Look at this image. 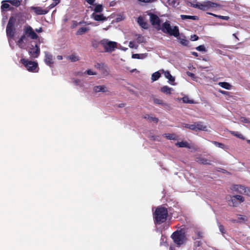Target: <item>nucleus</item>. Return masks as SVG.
Masks as SVG:
<instances>
[{
	"label": "nucleus",
	"mask_w": 250,
	"mask_h": 250,
	"mask_svg": "<svg viewBox=\"0 0 250 250\" xmlns=\"http://www.w3.org/2000/svg\"><path fill=\"white\" fill-rule=\"evenodd\" d=\"M67 58L72 62H75L79 60V57L75 54H72L67 57Z\"/></svg>",
	"instance_id": "473e14b6"
},
{
	"label": "nucleus",
	"mask_w": 250,
	"mask_h": 250,
	"mask_svg": "<svg viewBox=\"0 0 250 250\" xmlns=\"http://www.w3.org/2000/svg\"><path fill=\"white\" fill-rule=\"evenodd\" d=\"M199 39V37L198 36H197L196 35H191V37H190V40L192 41H197Z\"/></svg>",
	"instance_id": "3c124183"
},
{
	"label": "nucleus",
	"mask_w": 250,
	"mask_h": 250,
	"mask_svg": "<svg viewBox=\"0 0 250 250\" xmlns=\"http://www.w3.org/2000/svg\"><path fill=\"white\" fill-rule=\"evenodd\" d=\"M195 160L198 163L200 164L208 165H211V160L207 159L202 157L201 156L197 157L196 158Z\"/></svg>",
	"instance_id": "4468645a"
},
{
	"label": "nucleus",
	"mask_w": 250,
	"mask_h": 250,
	"mask_svg": "<svg viewBox=\"0 0 250 250\" xmlns=\"http://www.w3.org/2000/svg\"><path fill=\"white\" fill-rule=\"evenodd\" d=\"M2 4L1 6V11L5 10H12L13 7H11L8 3L2 2Z\"/></svg>",
	"instance_id": "393cba45"
},
{
	"label": "nucleus",
	"mask_w": 250,
	"mask_h": 250,
	"mask_svg": "<svg viewBox=\"0 0 250 250\" xmlns=\"http://www.w3.org/2000/svg\"><path fill=\"white\" fill-rule=\"evenodd\" d=\"M137 42L139 43H144L146 42V40L142 35H138V37L136 39Z\"/></svg>",
	"instance_id": "e433bc0d"
},
{
	"label": "nucleus",
	"mask_w": 250,
	"mask_h": 250,
	"mask_svg": "<svg viewBox=\"0 0 250 250\" xmlns=\"http://www.w3.org/2000/svg\"><path fill=\"white\" fill-rule=\"evenodd\" d=\"M167 209L162 206L158 207L153 213L155 224L161 225L165 223L167 219Z\"/></svg>",
	"instance_id": "f257e3e1"
},
{
	"label": "nucleus",
	"mask_w": 250,
	"mask_h": 250,
	"mask_svg": "<svg viewBox=\"0 0 250 250\" xmlns=\"http://www.w3.org/2000/svg\"><path fill=\"white\" fill-rule=\"evenodd\" d=\"M23 33L26 35L27 37L33 40H36L38 38V35L35 32L33 28L29 25L25 26L23 28Z\"/></svg>",
	"instance_id": "6e6552de"
},
{
	"label": "nucleus",
	"mask_w": 250,
	"mask_h": 250,
	"mask_svg": "<svg viewBox=\"0 0 250 250\" xmlns=\"http://www.w3.org/2000/svg\"><path fill=\"white\" fill-rule=\"evenodd\" d=\"M181 18L183 20H198V17L196 16H189L186 15H181L180 16Z\"/></svg>",
	"instance_id": "aec40b11"
},
{
	"label": "nucleus",
	"mask_w": 250,
	"mask_h": 250,
	"mask_svg": "<svg viewBox=\"0 0 250 250\" xmlns=\"http://www.w3.org/2000/svg\"><path fill=\"white\" fill-rule=\"evenodd\" d=\"M161 77V74L159 71L153 73L151 76V80L153 81L157 80Z\"/></svg>",
	"instance_id": "c85d7f7f"
},
{
	"label": "nucleus",
	"mask_w": 250,
	"mask_h": 250,
	"mask_svg": "<svg viewBox=\"0 0 250 250\" xmlns=\"http://www.w3.org/2000/svg\"><path fill=\"white\" fill-rule=\"evenodd\" d=\"M147 15L149 16V20L151 24L153 26H159L161 23V20L159 17L151 12H148Z\"/></svg>",
	"instance_id": "1a4fd4ad"
},
{
	"label": "nucleus",
	"mask_w": 250,
	"mask_h": 250,
	"mask_svg": "<svg viewBox=\"0 0 250 250\" xmlns=\"http://www.w3.org/2000/svg\"><path fill=\"white\" fill-rule=\"evenodd\" d=\"M101 88V85H97L94 87L93 90L95 92L98 93L100 92Z\"/></svg>",
	"instance_id": "09e8293b"
},
{
	"label": "nucleus",
	"mask_w": 250,
	"mask_h": 250,
	"mask_svg": "<svg viewBox=\"0 0 250 250\" xmlns=\"http://www.w3.org/2000/svg\"><path fill=\"white\" fill-rule=\"evenodd\" d=\"M187 75L188 76H190L191 77H194V74L190 72H187Z\"/></svg>",
	"instance_id": "0e129e2a"
},
{
	"label": "nucleus",
	"mask_w": 250,
	"mask_h": 250,
	"mask_svg": "<svg viewBox=\"0 0 250 250\" xmlns=\"http://www.w3.org/2000/svg\"><path fill=\"white\" fill-rule=\"evenodd\" d=\"M180 40V43L182 44L184 46H188L189 44V41L188 40H187L186 38L182 39L179 38Z\"/></svg>",
	"instance_id": "4c0bfd02"
},
{
	"label": "nucleus",
	"mask_w": 250,
	"mask_h": 250,
	"mask_svg": "<svg viewBox=\"0 0 250 250\" xmlns=\"http://www.w3.org/2000/svg\"><path fill=\"white\" fill-rule=\"evenodd\" d=\"M138 45L135 44V42L133 41L130 42L129 43V47L131 48H135L137 49L138 48Z\"/></svg>",
	"instance_id": "a18cd8bd"
},
{
	"label": "nucleus",
	"mask_w": 250,
	"mask_h": 250,
	"mask_svg": "<svg viewBox=\"0 0 250 250\" xmlns=\"http://www.w3.org/2000/svg\"><path fill=\"white\" fill-rule=\"evenodd\" d=\"M185 127L187 128H188L189 129L192 130H195V126L194 124H185Z\"/></svg>",
	"instance_id": "a19ab883"
},
{
	"label": "nucleus",
	"mask_w": 250,
	"mask_h": 250,
	"mask_svg": "<svg viewBox=\"0 0 250 250\" xmlns=\"http://www.w3.org/2000/svg\"><path fill=\"white\" fill-rule=\"evenodd\" d=\"M44 62L47 65L52 67L54 63L53 56L47 52H45Z\"/></svg>",
	"instance_id": "f8f14e48"
},
{
	"label": "nucleus",
	"mask_w": 250,
	"mask_h": 250,
	"mask_svg": "<svg viewBox=\"0 0 250 250\" xmlns=\"http://www.w3.org/2000/svg\"><path fill=\"white\" fill-rule=\"evenodd\" d=\"M85 74H86L89 75H96V73L93 72L92 70L90 69L86 70L85 72Z\"/></svg>",
	"instance_id": "8fccbe9b"
},
{
	"label": "nucleus",
	"mask_w": 250,
	"mask_h": 250,
	"mask_svg": "<svg viewBox=\"0 0 250 250\" xmlns=\"http://www.w3.org/2000/svg\"><path fill=\"white\" fill-rule=\"evenodd\" d=\"M164 135L168 140H174L175 138V136L173 134L166 133Z\"/></svg>",
	"instance_id": "58836bf2"
},
{
	"label": "nucleus",
	"mask_w": 250,
	"mask_h": 250,
	"mask_svg": "<svg viewBox=\"0 0 250 250\" xmlns=\"http://www.w3.org/2000/svg\"><path fill=\"white\" fill-rule=\"evenodd\" d=\"M107 91H108L107 88H106V87L105 86H104V85H101V90H100V92H106Z\"/></svg>",
	"instance_id": "5fc2aeb1"
},
{
	"label": "nucleus",
	"mask_w": 250,
	"mask_h": 250,
	"mask_svg": "<svg viewBox=\"0 0 250 250\" xmlns=\"http://www.w3.org/2000/svg\"><path fill=\"white\" fill-rule=\"evenodd\" d=\"M161 30L163 33L167 34L170 36H173L175 37H178L180 34L178 27L174 26L172 28L168 21H166L162 24Z\"/></svg>",
	"instance_id": "f03ea898"
},
{
	"label": "nucleus",
	"mask_w": 250,
	"mask_h": 250,
	"mask_svg": "<svg viewBox=\"0 0 250 250\" xmlns=\"http://www.w3.org/2000/svg\"><path fill=\"white\" fill-rule=\"evenodd\" d=\"M95 0H85V1L89 4L92 5L94 4Z\"/></svg>",
	"instance_id": "680f3d73"
},
{
	"label": "nucleus",
	"mask_w": 250,
	"mask_h": 250,
	"mask_svg": "<svg viewBox=\"0 0 250 250\" xmlns=\"http://www.w3.org/2000/svg\"><path fill=\"white\" fill-rule=\"evenodd\" d=\"M195 233L196 234L197 236V238H194V237H192V239L193 240H196V239H200V238H202L203 237V233L201 231H196L195 232Z\"/></svg>",
	"instance_id": "ea45409f"
},
{
	"label": "nucleus",
	"mask_w": 250,
	"mask_h": 250,
	"mask_svg": "<svg viewBox=\"0 0 250 250\" xmlns=\"http://www.w3.org/2000/svg\"><path fill=\"white\" fill-rule=\"evenodd\" d=\"M132 57L135 59H140V55L138 54H134L132 55Z\"/></svg>",
	"instance_id": "052dcab7"
},
{
	"label": "nucleus",
	"mask_w": 250,
	"mask_h": 250,
	"mask_svg": "<svg viewBox=\"0 0 250 250\" xmlns=\"http://www.w3.org/2000/svg\"><path fill=\"white\" fill-rule=\"evenodd\" d=\"M172 88L168 87V86L165 85L163 86L161 88V91L166 94H170L171 93V91L172 90Z\"/></svg>",
	"instance_id": "6ab92c4d"
},
{
	"label": "nucleus",
	"mask_w": 250,
	"mask_h": 250,
	"mask_svg": "<svg viewBox=\"0 0 250 250\" xmlns=\"http://www.w3.org/2000/svg\"><path fill=\"white\" fill-rule=\"evenodd\" d=\"M57 4H55V2H53L52 4H51L49 6L50 8H53L55 6H56Z\"/></svg>",
	"instance_id": "338daca9"
},
{
	"label": "nucleus",
	"mask_w": 250,
	"mask_h": 250,
	"mask_svg": "<svg viewBox=\"0 0 250 250\" xmlns=\"http://www.w3.org/2000/svg\"><path fill=\"white\" fill-rule=\"evenodd\" d=\"M125 106V104H123V103H122V104H119V105H118V106L119 107L122 108V107H124Z\"/></svg>",
	"instance_id": "774afa93"
},
{
	"label": "nucleus",
	"mask_w": 250,
	"mask_h": 250,
	"mask_svg": "<svg viewBox=\"0 0 250 250\" xmlns=\"http://www.w3.org/2000/svg\"><path fill=\"white\" fill-rule=\"evenodd\" d=\"M218 85L222 88L228 90L230 89L232 87L231 85L227 82H219Z\"/></svg>",
	"instance_id": "b1692460"
},
{
	"label": "nucleus",
	"mask_w": 250,
	"mask_h": 250,
	"mask_svg": "<svg viewBox=\"0 0 250 250\" xmlns=\"http://www.w3.org/2000/svg\"><path fill=\"white\" fill-rule=\"evenodd\" d=\"M208 14L209 15H212L215 17H217L218 18L224 20L228 21L229 19V16H223L217 15H215V14H214L212 13H208Z\"/></svg>",
	"instance_id": "c9c22d12"
},
{
	"label": "nucleus",
	"mask_w": 250,
	"mask_h": 250,
	"mask_svg": "<svg viewBox=\"0 0 250 250\" xmlns=\"http://www.w3.org/2000/svg\"><path fill=\"white\" fill-rule=\"evenodd\" d=\"M103 10V7L102 5L101 4H97L96 5L95 8H94V12L95 13H100L102 12Z\"/></svg>",
	"instance_id": "72a5a7b5"
},
{
	"label": "nucleus",
	"mask_w": 250,
	"mask_h": 250,
	"mask_svg": "<svg viewBox=\"0 0 250 250\" xmlns=\"http://www.w3.org/2000/svg\"><path fill=\"white\" fill-rule=\"evenodd\" d=\"M246 188L242 185H234L233 189L241 194H244Z\"/></svg>",
	"instance_id": "a211bd4d"
},
{
	"label": "nucleus",
	"mask_w": 250,
	"mask_h": 250,
	"mask_svg": "<svg viewBox=\"0 0 250 250\" xmlns=\"http://www.w3.org/2000/svg\"><path fill=\"white\" fill-rule=\"evenodd\" d=\"M91 18L96 21H104L107 20V18L103 14L98 15L95 13L91 15Z\"/></svg>",
	"instance_id": "f3484780"
},
{
	"label": "nucleus",
	"mask_w": 250,
	"mask_h": 250,
	"mask_svg": "<svg viewBox=\"0 0 250 250\" xmlns=\"http://www.w3.org/2000/svg\"><path fill=\"white\" fill-rule=\"evenodd\" d=\"M201 244H202V243H201V241H197L194 242V245L196 247H200V246H201Z\"/></svg>",
	"instance_id": "bf43d9fd"
},
{
	"label": "nucleus",
	"mask_w": 250,
	"mask_h": 250,
	"mask_svg": "<svg viewBox=\"0 0 250 250\" xmlns=\"http://www.w3.org/2000/svg\"><path fill=\"white\" fill-rule=\"evenodd\" d=\"M89 28L88 27H83L80 28L76 32L77 35H81L83 34L89 30Z\"/></svg>",
	"instance_id": "5701e85b"
},
{
	"label": "nucleus",
	"mask_w": 250,
	"mask_h": 250,
	"mask_svg": "<svg viewBox=\"0 0 250 250\" xmlns=\"http://www.w3.org/2000/svg\"><path fill=\"white\" fill-rule=\"evenodd\" d=\"M149 121L151 122L153 121V122L157 123L158 122L159 119H158V118H157L156 117H150V119H149Z\"/></svg>",
	"instance_id": "864d4df0"
},
{
	"label": "nucleus",
	"mask_w": 250,
	"mask_h": 250,
	"mask_svg": "<svg viewBox=\"0 0 250 250\" xmlns=\"http://www.w3.org/2000/svg\"><path fill=\"white\" fill-rule=\"evenodd\" d=\"M176 145L180 147H189L188 143L187 142H184V141L177 142L176 143Z\"/></svg>",
	"instance_id": "2f4dec72"
},
{
	"label": "nucleus",
	"mask_w": 250,
	"mask_h": 250,
	"mask_svg": "<svg viewBox=\"0 0 250 250\" xmlns=\"http://www.w3.org/2000/svg\"><path fill=\"white\" fill-rule=\"evenodd\" d=\"M174 243L177 246H180L183 244L186 240L185 233L181 230L174 231L171 236Z\"/></svg>",
	"instance_id": "20e7f679"
},
{
	"label": "nucleus",
	"mask_w": 250,
	"mask_h": 250,
	"mask_svg": "<svg viewBox=\"0 0 250 250\" xmlns=\"http://www.w3.org/2000/svg\"><path fill=\"white\" fill-rule=\"evenodd\" d=\"M158 138H159V136H151L150 137V140H153V141H155V140L159 141V139H158Z\"/></svg>",
	"instance_id": "4d7b16f0"
},
{
	"label": "nucleus",
	"mask_w": 250,
	"mask_h": 250,
	"mask_svg": "<svg viewBox=\"0 0 250 250\" xmlns=\"http://www.w3.org/2000/svg\"><path fill=\"white\" fill-rule=\"evenodd\" d=\"M102 42L106 50L112 51L117 46V43L114 42L102 41Z\"/></svg>",
	"instance_id": "9d476101"
},
{
	"label": "nucleus",
	"mask_w": 250,
	"mask_h": 250,
	"mask_svg": "<svg viewBox=\"0 0 250 250\" xmlns=\"http://www.w3.org/2000/svg\"><path fill=\"white\" fill-rule=\"evenodd\" d=\"M8 2L16 7H18L21 5V1L20 0H3L2 2Z\"/></svg>",
	"instance_id": "4be33fe9"
},
{
	"label": "nucleus",
	"mask_w": 250,
	"mask_h": 250,
	"mask_svg": "<svg viewBox=\"0 0 250 250\" xmlns=\"http://www.w3.org/2000/svg\"><path fill=\"white\" fill-rule=\"evenodd\" d=\"M196 49L199 51H206V49L204 45H201L197 47H196Z\"/></svg>",
	"instance_id": "37998d69"
},
{
	"label": "nucleus",
	"mask_w": 250,
	"mask_h": 250,
	"mask_svg": "<svg viewBox=\"0 0 250 250\" xmlns=\"http://www.w3.org/2000/svg\"><path fill=\"white\" fill-rule=\"evenodd\" d=\"M140 2H145V3H149L153 1L152 0H138Z\"/></svg>",
	"instance_id": "e2e57ef3"
},
{
	"label": "nucleus",
	"mask_w": 250,
	"mask_h": 250,
	"mask_svg": "<svg viewBox=\"0 0 250 250\" xmlns=\"http://www.w3.org/2000/svg\"><path fill=\"white\" fill-rule=\"evenodd\" d=\"M161 71L164 73L165 77L168 80L169 83L174 85L173 83L175 81V78L170 73L169 71H164L162 70Z\"/></svg>",
	"instance_id": "2eb2a0df"
},
{
	"label": "nucleus",
	"mask_w": 250,
	"mask_h": 250,
	"mask_svg": "<svg viewBox=\"0 0 250 250\" xmlns=\"http://www.w3.org/2000/svg\"><path fill=\"white\" fill-rule=\"evenodd\" d=\"M98 65H99L98 69L103 76H106L109 74L108 68L107 66L104 65V64L100 63H98Z\"/></svg>",
	"instance_id": "ddd939ff"
},
{
	"label": "nucleus",
	"mask_w": 250,
	"mask_h": 250,
	"mask_svg": "<svg viewBox=\"0 0 250 250\" xmlns=\"http://www.w3.org/2000/svg\"><path fill=\"white\" fill-rule=\"evenodd\" d=\"M36 31L38 33H40L42 31V27H40L39 29H36Z\"/></svg>",
	"instance_id": "69168bd1"
},
{
	"label": "nucleus",
	"mask_w": 250,
	"mask_h": 250,
	"mask_svg": "<svg viewBox=\"0 0 250 250\" xmlns=\"http://www.w3.org/2000/svg\"><path fill=\"white\" fill-rule=\"evenodd\" d=\"M28 52L31 59L37 58L40 55V46L37 44H35V46L31 45L28 50Z\"/></svg>",
	"instance_id": "423d86ee"
},
{
	"label": "nucleus",
	"mask_w": 250,
	"mask_h": 250,
	"mask_svg": "<svg viewBox=\"0 0 250 250\" xmlns=\"http://www.w3.org/2000/svg\"><path fill=\"white\" fill-rule=\"evenodd\" d=\"M30 9L33 10L36 15H45L48 12V10L43 9L39 6H31Z\"/></svg>",
	"instance_id": "9b49d317"
},
{
	"label": "nucleus",
	"mask_w": 250,
	"mask_h": 250,
	"mask_svg": "<svg viewBox=\"0 0 250 250\" xmlns=\"http://www.w3.org/2000/svg\"><path fill=\"white\" fill-rule=\"evenodd\" d=\"M16 21L17 18L14 16H11L9 19L6 28V33L8 38L13 39L15 35Z\"/></svg>",
	"instance_id": "7ed1b4c3"
},
{
	"label": "nucleus",
	"mask_w": 250,
	"mask_h": 250,
	"mask_svg": "<svg viewBox=\"0 0 250 250\" xmlns=\"http://www.w3.org/2000/svg\"><path fill=\"white\" fill-rule=\"evenodd\" d=\"M137 22L139 24V25L143 28L146 29L148 28V23L147 22L145 21L144 18L140 16L138 17L137 20Z\"/></svg>",
	"instance_id": "dca6fc26"
},
{
	"label": "nucleus",
	"mask_w": 250,
	"mask_h": 250,
	"mask_svg": "<svg viewBox=\"0 0 250 250\" xmlns=\"http://www.w3.org/2000/svg\"><path fill=\"white\" fill-rule=\"evenodd\" d=\"M240 119H241V121L242 123H248V124L250 123V119L249 118H247L244 117H241L240 118Z\"/></svg>",
	"instance_id": "c03bdc74"
},
{
	"label": "nucleus",
	"mask_w": 250,
	"mask_h": 250,
	"mask_svg": "<svg viewBox=\"0 0 250 250\" xmlns=\"http://www.w3.org/2000/svg\"><path fill=\"white\" fill-rule=\"evenodd\" d=\"M26 35H25L24 33L22 36H21V38L17 42V44L19 47H21V45L22 44L24 41L26 40Z\"/></svg>",
	"instance_id": "bb28decb"
},
{
	"label": "nucleus",
	"mask_w": 250,
	"mask_h": 250,
	"mask_svg": "<svg viewBox=\"0 0 250 250\" xmlns=\"http://www.w3.org/2000/svg\"><path fill=\"white\" fill-rule=\"evenodd\" d=\"M153 102L155 104H161L162 105H165L166 104L164 103L163 101L161 99L154 98L153 99Z\"/></svg>",
	"instance_id": "f704fd0d"
},
{
	"label": "nucleus",
	"mask_w": 250,
	"mask_h": 250,
	"mask_svg": "<svg viewBox=\"0 0 250 250\" xmlns=\"http://www.w3.org/2000/svg\"><path fill=\"white\" fill-rule=\"evenodd\" d=\"M238 220H239V221H238V222H241L242 221H247V219L245 216H243L242 215H239Z\"/></svg>",
	"instance_id": "49530a36"
},
{
	"label": "nucleus",
	"mask_w": 250,
	"mask_h": 250,
	"mask_svg": "<svg viewBox=\"0 0 250 250\" xmlns=\"http://www.w3.org/2000/svg\"><path fill=\"white\" fill-rule=\"evenodd\" d=\"M244 194L250 196V188H246L245 190H244Z\"/></svg>",
	"instance_id": "603ef678"
},
{
	"label": "nucleus",
	"mask_w": 250,
	"mask_h": 250,
	"mask_svg": "<svg viewBox=\"0 0 250 250\" xmlns=\"http://www.w3.org/2000/svg\"><path fill=\"white\" fill-rule=\"evenodd\" d=\"M213 143L214 145H215V146H217L218 147H220V148H223L224 147V146H225L224 144H223L222 143H219L218 142L213 141Z\"/></svg>",
	"instance_id": "79ce46f5"
},
{
	"label": "nucleus",
	"mask_w": 250,
	"mask_h": 250,
	"mask_svg": "<svg viewBox=\"0 0 250 250\" xmlns=\"http://www.w3.org/2000/svg\"><path fill=\"white\" fill-rule=\"evenodd\" d=\"M20 62L24 65L26 69L30 72H36V69L38 68V64L36 62L29 61L28 59L22 58Z\"/></svg>",
	"instance_id": "39448f33"
},
{
	"label": "nucleus",
	"mask_w": 250,
	"mask_h": 250,
	"mask_svg": "<svg viewBox=\"0 0 250 250\" xmlns=\"http://www.w3.org/2000/svg\"><path fill=\"white\" fill-rule=\"evenodd\" d=\"M195 7L198 8L202 10H206L208 9L206 2L204 3L196 4Z\"/></svg>",
	"instance_id": "c756f323"
},
{
	"label": "nucleus",
	"mask_w": 250,
	"mask_h": 250,
	"mask_svg": "<svg viewBox=\"0 0 250 250\" xmlns=\"http://www.w3.org/2000/svg\"><path fill=\"white\" fill-rule=\"evenodd\" d=\"M74 83L76 85H79L80 86H82V85L80 84L81 81L79 79H76L74 81Z\"/></svg>",
	"instance_id": "6e6d98bb"
},
{
	"label": "nucleus",
	"mask_w": 250,
	"mask_h": 250,
	"mask_svg": "<svg viewBox=\"0 0 250 250\" xmlns=\"http://www.w3.org/2000/svg\"><path fill=\"white\" fill-rule=\"evenodd\" d=\"M181 99L184 103H188V104H194L195 103L194 101L193 100L189 99V98L188 96H184Z\"/></svg>",
	"instance_id": "cd10ccee"
},
{
	"label": "nucleus",
	"mask_w": 250,
	"mask_h": 250,
	"mask_svg": "<svg viewBox=\"0 0 250 250\" xmlns=\"http://www.w3.org/2000/svg\"><path fill=\"white\" fill-rule=\"evenodd\" d=\"M219 229L220 231L221 232V233L222 234L225 233V232H226L225 229L224 227L222 225L219 224Z\"/></svg>",
	"instance_id": "de8ad7c7"
},
{
	"label": "nucleus",
	"mask_w": 250,
	"mask_h": 250,
	"mask_svg": "<svg viewBox=\"0 0 250 250\" xmlns=\"http://www.w3.org/2000/svg\"><path fill=\"white\" fill-rule=\"evenodd\" d=\"M206 3L208 9L210 7L215 8L219 5L217 3L210 1H207L206 2Z\"/></svg>",
	"instance_id": "7c9ffc66"
},
{
	"label": "nucleus",
	"mask_w": 250,
	"mask_h": 250,
	"mask_svg": "<svg viewBox=\"0 0 250 250\" xmlns=\"http://www.w3.org/2000/svg\"><path fill=\"white\" fill-rule=\"evenodd\" d=\"M229 132L231 135L237 137L238 138L241 139L242 140H245V137L243 136V135L238 131H229Z\"/></svg>",
	"instance_id": "a878e982"
},
{
	"label": "nucleus",
	"mask_w": 250,
	"mask_h": 250,
	"mask_svg": "<svg viewBox=\"0 0 250 250\" xmlns=\"http://www.w3.org/2000/svg\"><path fill=\"white\" fill-rule=\"evenodd\" d=\"M230 197V199L229 200V204L230 206L237 207L244 201V198L241 195H236Z\"/></svg>",
	"instance_id": "0eeeda50"
},
{
	"label": "nucleus",
	"mask_w": 250,
	"mask_h": 250,
	"mask_svg": "<svg viewBox=\"0 0 250 250\" xmlns=\"http://www.w3.org/2000/svg\"><path fill=\"white\" fill-rule=\"evenodd\" d=\"M195 130H205L207 127L200 122L195 123Z\"/></svg>",
	"instance_id": "412c9836"
},
{
	"label": "nucleus",
	"mask_w": 250,
	"mask_h": 250,
	"mask_svg": "<svg viewBox=\"0 0 250 250\" xmlns=\"http://www.w3.org/2000/svg\"><path fill=\"white\" fill-rule=\"evenodd\" d=\"M219 92L222 94L226 95H229V92L228 91H224V90H219Z\"/></svg>",
	"instance_id": "13d9d810"
}]
</instances>
